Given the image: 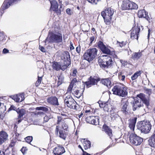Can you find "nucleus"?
I'll return each instance as SVG.
<instances>
[{"label": "nucleus", "mask_w": 155, "mask_h": 155, "mask_svg": "<svg viewBox=\"0 0 155 155\" xmlns=\"http://www.w3.org/2000/svg\"><path fill=\"white\" fill-rule=\"evenodd\" d=\"M98 103L99 104V106L101 108H104V109L105 105H106V102H103L101 101H99L98 102Z\"/></svg>", "instance_id": "49"}, {"label": "nucleus", "mask_w": 155, "mask_h": 155, "mask_svg": "<svg viewBox=\"0 0 155 155\" xmlns=\"http://www.w3.org/2000/svg\"><path fill=\"white\" fill-rule=\"evenodd\" d=\"M78 82L77 80L76 79V78H74L71 81L70 84H72V85H74V84L75 83Z\"/></svg>", "instance_id": "56"}, {"label": "nucleus", "mask_w": 155, "mask_h": 155, "mask_svg": "<svg viewBox=\"0 0 155 155\" xmlns=\"http://www.w3.org/2000/svg\"><path fill=\"white\" fill-rule=\"evenodd\" d=\"M17 141V139L16 137L13 138L11 141V143L9 145V147H12L15 144V143Z\"/></svg>", "instance_id": "40"}, {"label": "nucleus", "mask_w": 155, "mask_h": 155, "mask_svg": "<svg viewBox=\"0 0 155 155\" xmlns=\"http://www.w3.org/2000/svg\"><path fill=\"white\" fill-rule=\"evenodd\" d=\"M142 102L143 103H143H144L147 106H148L149 104L148 101L146 99H145L143 101H142Z\"/></svg>", "instance_id": "53"}, {"label": "nucleus", "mask_w": 155, "mask_h": 155, "mask_svg": "<svg viewBox=\"0 0 155 155\" xmlns=\"http://www.w3.org/2000/svg\"><path fill=\"white\" fill-rule=\"evenodd\" d=\"M117 112L116 109H114V110H113L110 113V117L112 120H114L117 118L119 116V115L116 113Z\"/></svg>", "instance_id": "32"}, {"label": "nucleus", "mask_w": 155, "mask_h": 155, "mask_svg": "<svg viewBox=\"0 0 155 155\" xmlns=\"http://www.w3.org/2000/svg\"><path fill=\"white\" fill-rule=\"evenodd\" d=\"M81 142L83 143L84 148L85 150L90 148L91 147V143L90 141L85 139H82Z\"/></svg>", "instance_id": "24"}, {"label": "nucleus", "mask_w": 155, "mask_h": 155, "mask_svg": "<svg viewBox=\"0 0 155 155\" xmlns=\"http://www.w3.org/2000/svg\"><path fill=\"white\" fill-rule=\"evenodd\" d=\"M149 145L152 147H155V131L153 135L148 140Z\"/></svg>", "instance_id": "28"}, {"label": "nucleus", "mask_w": 155, "mask_h": 155, "mask_svg": "<svg viewBox=\"0 0 155 155\" xmlns=\"http://www.w3.org/2000/svg\"><path fill=\"white\" fill-rule=\"evenodd\" d=\"M93 116H90L86 117V121L87 123L91 124V123L92 122V119H93Z\"/></svg>", "instance_id": "44"}, {"label": "nucleus", "mask_w": 155, "mask_h": 155, "mask_svg": "<svg viewBox=\"0 0 155 155\" xmlns=\"http://www.w3.org/2000/svg\"><path fill=\"white\" fill-rule=\"evenodd\" d=\"M138 16L139 18H145L149 22L151 20L150 18L148 15V12H146L144 9L138 11Z\"/></svg>", "instance_id": "14"}, {"label": "nucleus", "mask_w": 155, "mask_h": 155, "mask_svg": "<svg viewBox=\"0 0 155 155\" xmlns=\"http://www.w3.org/2000/svg\"><path fill=\"white\" fill-rule=\"evenodd\" d=\"M73 87V85L70 84L67 90V92L69 93H71V92H72V90Z\"/></svg>", "instance_id": "52"}, {"label": "nucleus", "mask_w": 155, "mask_h": 155, "mask_svg": "<svg viewBox=\"0 0 155 155\" xmlns=\"http://www.w3.org/2000/svg\"><path fill=\"white\" fill-rule=\"evenodd\" d=\"M130 142L135 146L140 145L143 141L142 138L137 136L136 134L132 133L129 137Z\"/></svg>", "instance_id": "7"}, {"label": "nucleus", "mask_w": 155, "mask_h": 155, "mask_svg": "<svg viewBox=\"0 0 155 155\" xmlns=\"http://www.w3.org/2000/svg\"><path fill=\"white\" fill-rule=\"evenodd\" d=\"M65 152L64 147L61 146L56 147L53 150L54 155H61Z\"/></svg>", "instance_id": "18"}, {"label": "nucleus", "mask_w": 155, "mask_h": 155, "mask_svg": "<svg viewBox=\"0 0 155 155\" xmlns=\"http://www.w3.org/2000/svg\"><path fill=\"white\" fill-rule=\"evenodd\" d=\"M5 39V36L3 31H0V41Z\"/></svg>", "instance_id": "50"}, {"label": "nucleus", "mask_w": 155, "mask_h": 155, "mask_svg": "<svg viewBox=\"0 0 155 155\" xmlns=\"http://www.w3.org/2000/svg\"><path fill=\"white\" fill-rule=\"evenodd\" d=\"M18 2V1H4L1 7L5 10L8 8L11 5L15 4Z\"/></svg>", "instance_id": "17"}, {"label": "nucleus", "mask_w": 155, "mask_h": 155, "mask_svg": "<svg viewBox=\"0 0 155 155\" xmlns=\"http://www.w3.org/2000/svg\"><path fill=\"white\" fill-rule=\"evenodd\" d=\"M82 30L83 32H87L89 30V25L88 24L82 25Z\"/></svg>", "instance_id": "38"}, {"label": "nucleus", "mask_w": 155, "mask_h": 155, "mask_svg": "<svg viewBox=\"0 0 155 155\" xmlns=\"http://www.w3.org/2000/svg\"><path fill=\"white\" fill-rule=\"evenodd\" d=\"M89 3L93 5H96L98 1H87Z\"/></svg>", "instance_id": "55"}, {"label": "nucleus", "mask_w": 155, "mask_h": 155, "mask_svg": "<svg viewBox=\"0 0 155 155\" xmlns=\"http://www.w3.org/2000/svg\"><path fill=\"white\" fill-rule=\"evenodd\" d=\"M42 77L38 76V79L36 81L35 85L36 87H38L41 83L42 80Z\"/></svg>", "instance_id": "43"}, {"label": "nucleus", "mask_w": 155, "mask_h": 155, "mask_svg": "<svg viewBox=\"0 0 155 155\" xmlns=\"http://www.w3.org/2000/svg\"><path fill=\"white\" fill-rule=\"evenodd\" d=\"M60 1H58L59 4H60V7L56 11V12L57 13L58 15H60L61 12L64 9V6L61 3V2H60Z\"/></svg>", "instance_id": "35"}, {"label": "nucleus", "mask_w": 155, "mask_h": 155, "mask_svg": "<svg viewBox=\"0 0 155 155\" xmlns=\"http://www.w3.org/2000/svg\"><path fill=\"white\" fill-rule=\"evenodd\" d=\"M4 10L3 8L1 7L0 9V16H2V14L4 13Z\"/></svg>", "instance_id": "62"}, {"label": "nucleus", "mask_w": 155, "mask_h": 155, "mask_svg": "<svg viewBox=\"0 0 155 155\" xmlns=\"http://www.w3.org/2000/svg\"><path fill=\"white\" fill-rule=\"evenodd\" d=\"M112 91L114 94L124 97L127 95V87L123 84H119L114 86Z\"/></svg>", "instance_id": "1"}, {"label": "nucleus", "mask_w": 155, "mask_h": 155, "mask_svg": "<svg viewBox=\"0 0 155 155\" xmlns=\"http://www.w3.org/2000/svg\"><path fill=\"white\" fill-rule=\"evenodd\" d=\"M140 30V28L139 27H135L131 32L130 35L131 38L133 39H136L137 40Z\"/></svg>", "instance_id": "16"}, {"label": "nucleus", "mask_w": 155, "mask_h": 155, "mask_svg": "<svg viewBox=\"0 0 155 155\" xmlns=\"http://www.w3.org/2000/svg\"><path fill=\"white\" fill-rule=\"evenodd\" d=\"M39 49L40 50L43 52H45V48L42 46H39Z\"/></svg>", "instance_id": "61"}, {"label": "nucleus", "mask_w": 155, "mask_h": 155, "mask_svg": "<svg viewBox=\"0 0 155 155\" xmlns=\"http://www.w3.org/2000/svg\"><path fill=\"white\" fill-rule=\"evenodd\" d=\"M72 94L76 97L79 98L81 96V94L80 93L79 91L78 90H76L75 91H72Z\"/></svg>", "instance_id": "36"}, {"label": "nucleus", "mask_w": 155, "mask_h": 155, "mask_svg": "<svg viewBox=\"0 0 155 155\" xmlns=\"http://www.w3.org/2000/svg\"><path fill=\"white\" fill-rule=\"evenodd\" d=\"M35 114L38 116H44L45 115V114L42 111H38Z\"/></svg>", "instance_id": "51"}, {"label": "nucleus", "mask_w": 155, "mask_h": 155, "mask_svg": "<svg viewBox=\"0 0 155 155\" xmlns=\"http://www.w3.org/2000/svg\"><path fill=\"white\" fill-rule=\"evenodd\" d=\"M103 18L104 22L106 23L107 25H108L110 22V21L111 19V17L108 16H102Z\"/></svg>", "instance_id": "39"}, {"label": "nucleus", "mask_w": 155, "mask_h": 155, "mask_svg": "<svg viewBox=\"0 0 155 155\" xmlns=\"http://www.w3.org/2000/svg\"><path fill=\"white\" fill-rule=\"evenodd\" d=\"M97 45L98 47L103 53L110 55H111L112 54L113 52L106 47L102 41H99Z\"/></svg>", "instance_id": "9"}, {"label": "nucleus", "mask_w": 155, "mask_h": 155, "mask_svg": "<svg viewBox=\"0 0 155 155\" xmlns=\"http://www.w3.org/2000/svg\"><path fill=\"white\" fill-rule=\"evenodd\" d=\"M3 53L4 54H6L9 52V50L6 48H4L2 51Z\"/></svg>", "instance_id": "64"}, {"label": "nucleus", "mask_w": 155, "mask_h": 155, "mask_svg": "<svg viewBox=\"0 0 155 155\" xmlns=\"http://www.w3.org/2000/svg\"><path fill=\"white\" fill-rule=\"evenodd\" d=\"M137 97L139 98V99H141L142 101L146 99L145 95L143 94H140L139 95H137Z\"/></svg>", "instance_id": "45"}, {"label": "nucleus", "mask_w": 155, "mask_h": 155, "mask_svg": "<svg viewBox=\"0 0 155 155\" xmlns=\"http://www.w3.org/2000/svg\"><path fill=\"white\" fill-rule=\"evenodd\" d=\"M62 35L60 33H49L48 37L45 40V42L48 41L49 43L59 44L62 41Z\"/></svg>", "instance_id": "2"}, {"label": "nucleus", "mask_w": 155, "mask_h": 155, "mask_svg": "<svg viewBox=\"0 0 155 155\" xmlns=\"http://www.w3.org/2000/svg\"><path fill=\"white\" fill-rule=\"evenodd\" d=\"M137 129L140 130L141 133L145 134L149 133L151 129V125L148 121H142L140 122L137 125Z\"/></svg>", "instance_id": "3"}, {"label": "nucleus", "mask_w": 155, "mask_h": 155, "mask_svg": "<svg viewBox=\"0 0 155 155\" xmlns=\"http://www.w3.org/2000/svg\"><path fill=\"white\" fill-rule=\"evenodd\" d=\"M61 59L64 60V65H66L67 67L71 64V59L69 53L67 51L64 52L63 56L61 57Z\"/></svg>", "instance_id": "13"}, {"label": "nucleus", "mask_w": 155, "mask_h": 155, "mask_svg": "<svg viewBox=\"0 0 155 155\" xmlns=\"http://www.w3.org/2000/svg\"><path fill=\"white\" fill-rule=\"evenodd\" d=\"M52 67L53 69L57 71L60 70L64 71L67 68V66L64 65H62L60 62L54 61L52 63Z\"/></svg>", "instance_id": "11"}, {"label": "nucleus", "mask_w": 155, "mask_h": 155, "mask_svg": "<svg viewBox=\"0 0 155 155\" xmlns=\"http://www.w3.org/2000/svg\"><path fill=\"white\" fill-rule=\"evenodd\" d=\"M8 135L5 131L2 130L0 132V145L8 140Z\"/></svg>", "instance_id": "15"}, {"label": "nucleus", "mask_w": 155, "mask_h": 155, "mask_svg": "<svg viewBox=\"0 0 155 155\" xmlns=\"http://www.w3.org/2000/svg\"><path fill=\"white\" fill-rule=\"evenodd\" d=\"M101 83L107 87L110 86L111 81L109 78L102 79Z\"/></svg>", "instance_id": "29"}, {"label": "nucleus", "mask_w": 155, "mask_h": 155, "mask_svg": "<svg viewBox=\"0 0 155 155\" xmlns=\"http://www.w3.org/2000/svg\"><path fill=\"white\" fill-rule=\"evenodd\" d=\"M47 101L49 104L53 105H58L59 104L58 98L55 96H52L48 98L47 99Z\"/></svg>", "instance_id": "21"}, {"label": "nucleus", "mask_w": 155, "mask_h": 155, "mask_svg": "<svg viewBox=\"0 0 155 155\" xmlns=\"http://www.w3.org/2000/svg\"><path fill=\"white\" fill-rule=\"evenodd\" d=\"M141 73L140 71H137L133 75L131 76V79L132 80H134L136 79L138 76L140 75Z\"/></svg>", "instance_id": "37"}, {"label": "nucleus", "mask_w": 155, "mask_h": 155, "mask_svg": "<svg viewBox=\"0 0 155 155\" xmlns=\"http://www.w3.org/2000/svg\"><path fill=\"white\" fill-rule=\"evenodd\" d=\"M115 109L116 108L112 106L110 103L107 102L106 105H105L104 110L110 113L113 110H114V109Z\"/></svg>", "instance_id": "26"}, {"label": "nucleus", "mask_w": 155, "mask_h": 155, "mask_svg": "<svg viewBox=\"0 0 155 155\" xmlns=\"http://www.w3.org/2000/svg\"><path fill=\"white\" fill-rule=\"evenodd\" d=\"M143 104L141 99L138 98L135 99L132 103L133 110L135 111L138 110L140 108L143 107Z\"/></svg>", "instance_id": "10"}, {"label": "nucleus", "mask_w": 155, "mask_h": 155, "mask_svg": "<svg viewBox=\"0 0 155 155\" xmlns=\"http://www.w3.org/2000/svg\"><path fill=\"white\" fill-rule=\"evenodd\" d=\"M49 119L50 118L47 116H45L44 118V121L45 122H48Z\"/></svg>", "instance_id": "58"}, {"label": "nucleus", "mask_w": 155, "mask_h": 155, "mask_svg": "<svg viewBox=\"0 0 155 155\" xmlns=\"http://www.w3.org/2000/svg\"><path fill=\"white\" fill-rule=\"evenodd\" d=\"M142 54L141 52H135L132 55L131 58L135 60L139 58L141 56Z\"/></svg>", "instance_id": "34"}, {"label": "nucleus", "mask_w": 155, "mask_h": 155, "mask_svg": "<svg viewBox=\"0 0 155 155\" xmlns=\"http://www.w3.org/2000/svg\"><path fill=\"white\" fill-rule=\"evenodd\" d=\"M80 51L81 47L80 45H79L76 48V51L78 53H79L80 52Z\"/></svg>", "instance_id": "60"}, {"label": "nucleus", "mask_w": 155, "mask_h": 155, "mask_svg": "<svg viewBox=\"0 0 155 155\" xmlns=\"http://www.w3.org/2000/svg\"><path fill=\"white\" fill-rule=\"evenodd\" d=\"M100 78H99L93 77L91 76L88 79V81L84 82V86L85 85L87 87H89L92 85L97 84V83L100 80Z\"/></svg>", "instance_id": "8"}, {"label": "nucleus", "mask_w": 155, "mask_h": 155, "mask_svg": "<svg viewBox=\"0 0 155 155\" xmlns=\"http://www.w3.org/2000/svg\"><path fill=\"white\" fill-rule=\"evenodd\" d=\"M64 101L68 107L73 109H77L76 102L71 95H69L66 97L64 99Z\"/></svg>", "instance_id": "6"}, {"label": "nucleus", "mask_w": 155, "mask_h": 155, "mask_svg": "<svg viewBox=\"0 0 155 155\" xmlns=\"http://www.w3.org/2000/svg\"><path fill=\"white\" fill-rule=\"evenodd\" d=\"M103 128L106 133L110 137V138L111 139V137L112 136V131L111 129L109 128L108 126L106 125H104Z\"/></svg>", "instance_id": "27"}, {"label": "nucleus", "mask_w": 155, "mask_h": 155, "mask_svg": "<svg viewBox=\"0 0 155 155\" xmlns=\"http://www.w3.org/2000/svg\"><path fill=\"white\" fill-rule=\"evenodd\" d=\"M68 127L67 124L64 122H63L62 125V128L64 130L67 131Z\"/></svg>", "instance_id": "48"}, {"label": "nucleus", "mask_w": 155, "mask_h": 155, "mask_svg": "<svg viewBox=\"0 0 155 155\" xmlns=\"http://www.w3.org/2000/svg\"><path fill=\"white\" fill-rule=\"evenodd\" d=\"M22 153L23 154H25V152L27 150V149L26 147H23L21 150Z\"/></svg>", "instance_id": "54"}, {"label": "nucleus", "mask_w": 155, "mask_h": 155, "mask_svg": "<svg viewBox=\"0 0 155 155\" xmlns=\"http://www.w3.org/2000/svg\"><path fill=\"white\" fill-rule=\"evenodd\" d=\"M126 44V42H124V41H122L121 43L119 42V45L121 47H123Z\"/></svg>", "instance_id": "59"}, {"label": "nucleus", "mask_w": 155, "mask_h": 155, "mask_svg": "<svg viewBox=\"0 0 155 155\" xmlns=\"http://www.w3.org/2000/svg\"><path fill=\"white\" fill-rule=\"evenodd\" d=\"M11 97L16 102H21L25 99L24 94H22L12 96Z\"/></svg>", "instance_id": "22"}, {"label": "nucleus", "mask_w": 155, "mask_h": 155, "mask_svg": "<svg viewBox=\"0 0 155 155\" xmlns=\"http://www.w3.org/2000/svg\"><path fill=\"white\" fill-rule=\"evenodd\" d=\"M66 13L69 15H71L72 14L71 10L69 8L67 9H66Z\"/></svg>", "instance_id": "57"}, {"label": "nucleus", "mask_w": 155, "mask_h": 155, "mask_svg": "<svg viewBox=\"0 0 155 155\" xmlns=\"http://www.w3.org/2000/svg\"><path fill=\"white\" fill-rule=\"evenodd\" d=\"M57 124H59L60 123L62 122V121H64V120H63V117L62 116H58L57 117Z\"/></svg>", "instance_id": "46"}, {"label": "nucleus", "mask_w": 155, "mask_h": 155, "mask_svg": "<svg viewBox=\"0 0 155 155\" xmlns=\"http://www.w3.org/2000/svg\"><path fill=\"white\" fill-rule=\"evenodd\" d=\"M17 109L16 107L13 105H12L10 107L8 110L7 112H9L11 110H15L16 111V110Z\"/></svg>", "instance_id": "47"}, {"label": "nucleus", "mask_w": 155, "mask_h": 155, "mask_svg": "<svg viewBox=\"0 0 155 155\" xmlns=\"http://www.w3.org/2000/svg\"><path fill=\"white\" fill-rule=\"evenodd\" d=\"M25 141L28 143H30L33 140L32 136H28L25 138Z\"/></svg>", "instance_id": "42"}, {"label": "nucleus", "mask_w": 155, "mask_h": 155, "mask_svg": "<svg viewBox=\"0 0 155 155\" xmlns=\"http://www.w3.org/2000/svg\"><path fill=\"white\" fill-rule=\"evenodd\" d=\"M60 130L59 129V127L58 126H57L56 127V128L55 130V132L56 133L58 134V131L59 132Z\"/></svg>", "instance_id": "63"}, {"label": "nucleus", "mask_w": 155, "mask_h": 155, "mask_svg": "<svg viewBox=\"0 0 155 155\" xmlns=\"http://www.w3.org/2000/svg\"><path fill=\"white\" fill-rule=\"evenodd\" d=\"M59 134V137L64 140H65L67 135V134L65 132V131L60 130Z\"/></svg>", "instance_id": "33"}, {"label": "nucleus", "mask_w": 155, "mask_h": 155, "mask_svg": "<svg viewBox=\"0 0 155 155\" xmlns=\"http://www.w3.org/2000/svg\"><path fill=\"white\" fill-rule=\"evenodd\" d=\"M97 51L95 48H92L87 50L83 55L84 59L89 62L93 61L97 56Z\"/></svg>", "instance_id": "4"}, {"label": "nucleus", "mask_w": 155, "mask_h": 155, "mask_svg": "<svg viewBox=\"0 0 155 155\" xmlns=\"http://www.w3.org/2000/svg\"><path fill=\"white\" fill-rule=\"evenodd\" d=\"M51 4L50 9L56 12L58 8L59 4L56 1H50Z\"/></svg>", "instance_id": "23"}, {"label": "nucleus", "mask_w": 155, "mask_h": 155, "mask_svg": "<svg viewBox=\"0 0 155 155\" xmlns=\"http://www.w3.org/2000/svg\"><path fill=\"white\" fill-rule=\"evenodd\" d=\"M124 10L137 9L138 8V5L135 3L130 1H123L121 7Z\"/></svg>", "instance_id": "5"}, {"label": "nucleus", "mask_w": 155, "mask_h": 155, "mask_svg": "<svg viewBox=\"0 0 155 155\" xmlns=\"http://www.w3.org/2000/svg\"><path fill=\"white\" fill-rule=\"evenodd\" d=\"M137 118L134 117L133 119L130 120L129 123V127L130 129L134 130L136 123Z\"/></svg>", "instance_id": "25"}, {"label": "nucleus", "mask_w": 155, "mask_h": 155, "mask_svg": "<svg viewBox=\"0 0 155 155\" xmlns=\"http://www.w3.org/2000/svg\"><path fill=\"white\" fill-rule=\"evenodd\" d=\"M107 60L106 61H103L101 62V66L104 68H111L114 64V62L112 61L111 57H109Z\"/></svg>", "instance_id": "12"}, {"label": "nucleus", "mask_w": 155, "mask_h": 155, "mask_svg": "<svg viewBox=\"0 0 155 155\" xmlns=\"http://www.w3.org/2000/svg\"><path fill=\"white\" fill-rule=\"evenodd\" d=\"M25 110L22 108L20 109L19 108H17L16 110V112L18 114V119L21 117L25 114Z\"/></svg>", "instance_id": "30"}, {"label": "nucleus", "mask_w": 155, "mask_h": 155, "mask_svg": "<svg viewBox=\"0 0 155 155\" xmlns=\"http://www.w3.org/2000/svg\"><path fill=\"white\" fill-rule=\"evenodd\" d=\"M143 89L145 92L149 96H150L152 93V90L150 89H148L146 87H144Z\"/></svg>", "instance_id": "41"}, {"label": "nucleus", "mask_w": 155, "mask_h": 155, "mask_svg": "<svg viewBox=\"0 0 155 155\" xmlns=\"http://www.w3.org/2000/svg\"><path fill=\"white\" fill-rule=\"evenodd\" d=\"M128 104L129 102L127 101H122L121 104L122 111L125 115L128 114Z\"/></svg>", "instance_id": "19"}, {"label": "nucleus", "mask_w": 155, "mask_h": 155, "mask_svg": "<svg viewBox=\"0 0 155 155\" xmlns=\"http://www.w3.org/2000/svg\"><path fill=\"white\" fill-rule=\"evenodd\" d=\"M93 117L91 124L95 125H98L99 123V117L97 116H93Z\"/></svg>", "instance_id": "31"}, {"label": "nucleus", "mask_w": 155, "mask_h": 155, "mask_svg": "<svg viewBox=\"0 0 155 155\" xmlns=\"http://www.w3.org/2000/svg\"><path fill=\"white\" fill-rule=\"evenodd\" d=\"M114 13L113 10L111 8H109L105 10L104 11L101 12V15L102 16H107L110 17L113 15Z\"/></svg>", "instance_id": "20"}]
</instances>
